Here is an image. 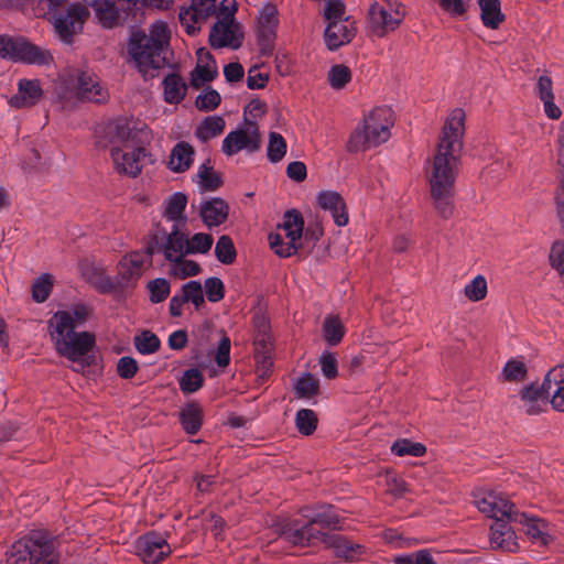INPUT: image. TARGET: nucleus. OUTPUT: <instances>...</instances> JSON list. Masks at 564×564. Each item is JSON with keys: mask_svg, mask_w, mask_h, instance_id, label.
I'll return each mask as SVG.
<instances>
[{"mask_svg": "<svg viewBox=\"0 0 564 564\" xmlns=\"http://www.w3.org/2000/svg\"><path fill=\"white\" fill-rule=\"evenodd\" d=\"M275 532L279 533L286 542L293 545H311L317 541H326V533L308 525L301 523L299 520L284 519L274 524Z\"/></svg>", "mask_w": 564, "mask_h": 564, "instance_id": "11", "label": "nucleus"}, {"mask_svg": "<svg viewBox=\"0 0 564 564\" xmlns=\"http://www.w3.org/2000/svg\"><path fill=\"white\" fill-rule=\"evenodd\" d=\"M322 373L327 379H334L338 375L337 359L333 352L325 351L319 358Z\"/></svg>", "mask_w": 564, "mask_h": 564, "instance_id": "63", "label": "nucleus"}, {"mask_svg": "<svg viewBox=\"0 0 564 564\" xmlns=\"http://www.w3.org/2000/svg\"><path fill=\"white\" fill-rule=\"evenodd\" d=\"M87 9L80 3H72L64 12L54 13V29L61 41L72 43L73 36L83 30Z\"/></svg>", "mask_w": 564, "mask_h": 564, "instance_id": "13", "label": "nucleus"}, {"mask_svg": "<svg viewBox=\"0 0 564 564\" xmlns=\"http://www.w3.org/2000/svg\"><path fill=\"white\" fill-rule=\"evenodd\" d=\"M148 247H152L154 253H161L169 262L180 260L186 256V235L178 224H173L170 231H159Z\"/></svg>", "mask_w": 564, "mask_h": 564, "instance_id": "12", "label": "nucleus"}, {"mask_svg": "<svg viewBox=\"0 0 564 564\" xmlns=\"http://www.w3.org/2000/svg\"><path fill=\"white\" fill-rule=\"evenodd\" d=\"M425 446L421 443H414L409 440L395 441L391 446V452L397 456H414L420 457L425 453Z\"/></svg>", "mask_w": 564, "mask_h": 564, "instance_id": "55", "label": "nucleus"}, {"mask_svg": "<svg viewBox=\"0 0 564 564\" xmlns=\"http://www.w3.org/2000/svg\"><path fill=\"white\" fill-rule=\"evenodd\" d=\"M215 256L223 264H230L236 259V249L229 236H220L215 246Z\"/></svg>", "mask_w": 564, "mask_h": 564, "instance_id": "50", "label": "nucleus"}, {"mask_svg": "<svg viewBox=\"0 0 564 564\" xmlns=\"http://www.w3.org/2000/svg\"><path fill=\"white\" fill-rule=\"evenodd\" d=\"M33 564H61L59 553L56 552L54 542L47 533H44Z\"/></svg>", "mask_w": 564, "mask_h": 564, "instance_id": "42", "label": "nucleus"}, {"mask_svg": "<svg viewBox=\"0 0 564 564\" xmlns=\"http://www.w3.org/2000/svg\"><path fill=\"white\" fill-rule=\"evenodd\" d=\"M138 362L134 358L124 356L117 362V372L123 379H131L138 371Z\"/></svg>", "mask_w": 564, "mask_h": 564, "instance_id": "64", "label": "nucleus"}, {"mask_svg": "<svg viewBox=\"0 0 564 564\" xmlns=\"http://www.w3.org/2000/svg\"><path fill=\"white\" fill-rule=\"evenodd\" d=\"M303 227V217L297 210L286 212L279 226L283 234L271 232L269 235V243L274 253L283 258L293 256L300 247Z\"/></svg>", "mask_w": 564, "mask_h": 564, "instance_id": "7", "label": "nucleus"}, {"mask_svg": "<svg viewBox=\"0 0 564 564\" xmlns=\"http://www.w3.org/2000/svg\"><path fill=\"white\" fill-rule=\"evenodd\" d=\"M345 326L340 318L335 315H328L323 323V337L329 346H336L345 335Z\"/></svg>", "mask_w": 564, "mask_h": 564, "instance_id": "39", "label": "nucleus"}, {"mask_svg": "<svg viewBox=\"0 0 564 564\" xmlns=\"http://www.w3.org/2000/svg\"><path fill=\"white\" fill-rule=\"evenodd\" d=\"M134 346L141 355H150L160 348V339L152 332L144 330L134 337Z\"/></svg>", "mask_w": 564, "mask_h": 564, "instance_id": "53", "label": "nucleus"}, {"mask_svg": "<svg viewBox=\"0 0 564 564\" xmlns=\"http://www.w3.org/2000/svg\"><path fill=\"white\" fill-rule=\"evenodd\" d=\"M295 423L300 433L311 435L316 429L317 417L314 411L302 409L296 413Z\"/></svg>", "mask_w": 564, "mask_h": 564, "instance_id": "57", "label": "nucleus"}, {"mask_svg": "<svg viewBox=\"0 0 564 564\" xmlns=\"http://www.w3.org/2000/svg\"><path fill=\"white\" fill-rule=\"evenodd\" d=\"M279 26V10L271 2L264 3L256 18V31L260 45L270 48L276 37Z\"/></svg>", "mask_w": 564, "mask_h": 564, "instance_id": "16", "label": "nucleus"}, {"mask_svg": "<svg viewBox=\"0 0 564 564\" xmlns=\"http://www.w3.org/2000/svg\"><path fill=\"white\" fill-rule=\"evenodd\" d=\"M76 96L83 101L104 104L109 99L108 89L90 70H80L76 77Z\"/></svg>", "mask_w": 564, "mask_h": 564, "instance_id": "17", "label": "nucleus"}, {"mask_svg": "<svg viewBox=\"0 0 564 564\" xmlns=\"http://www.w3.org/2000/svg\"><path fill=\"white\" fill-rule=\"evenodd\" d=\"M195 181L205 191H215L221 185L220 175L210 165L209 160L198 166Z\"/></svg>", "mask_w": 564, "mask_h": 564, "instance_id": "38", "label": "nucleus"}, {"mask_svg": "<svg viewBox=\"0 0 564 564\" xmlns=\"http://www.w3.org/2000/svg\"><path fill=\"white\" fill-rule=\"evenodd\" d=\"M44 533L43 531H32L14 542L8 552V563L33 564Z\"/></svg>", "mask_w": 564, "mask_h": 564, "instance_id": "18", "label": "nucleus"}, {"mask_svg": "<svg viewBox=\"0 0 564 564\" xmlns=\"http://www.w3.org/2000/svg\"><path fill=\"white\" fill-rule=\"evenodd\" d=\"M170 37L169 25L162 20L153 22L148 32L138 30L131 33L127 44L128 55L142 75L145 76L164 65Z\"/></svg>", "mask_w": 564, "mask_h": 564, "instance_id": "4", "label": "nucleus"}, {"mask_svg": "<svg viewBox=\"0 0 564 564\" xmlns=\"http://www.w3.org/2000/svg\"><path fill=\"white\" fill-rule=\"evenodd\" d=\"M268 338H262L259 340L260 348H256L254 359H256V370L259 377L264 378L269 375L273 361L269 346L267 345Z\"/></svg>", "mask_w": 564, "mask_h": 564, "instance_id": "44", "label": "nucleus"}, {"mask_svg": "<svg viewBox=\"0 0 564 564\" xmlns=\"http://www.w3.org/2000/svg\"><path fill=\"white\" fill-rule=\"evenodd\" d=\"M170 267V275L177 279H186L189 276H195L200 272L199 264L194 261L186 259V256H183L180 260L171 261Z\"/></svg>", "mask_w": 564, "mask_h": 564, "instance_id": "41", "label": "nucleus"}, {"mask_svg": "<svg viewBox=\"0 0 564 564\" xmlns=\"http://www.w3.org/2000/svg\"><path fill=\"white\" fill-rule=\"evenodd\" d=\"M182 427L187 434H196L203 422V411L197 404H187L180 413Z\"/></svg>", "mask_w": 564, "mask_h": 564, "instance_id": "37", "label": "nucleus"}, {"mask_svg": "<svg viewBox=\"0 0 564 564\" xmlns=\"http://www.w3.org/2000/svg\"><path fill=\"white\" fill-rule=\"evenodd\" d=\"M217 75V65L213 56L203 50L198 51V63L191 73V85L199 88L214 79Z\"/></svg>", "mask_w": 564, "mask_h": 564, "instance_id": "27", "label": "nucleus"}, {"mask_svg": "<svg viewBox=\"0 0 564 564\" xmlns=\"http://www.w3.org/2000/svg\"><path fill=\"white\" fill-rule=\"evenodd\" d=\"M219 104L220 95L214 89L202 91L195 100L196 108L202 111L214 110Z\"/></svg>", "mask_w": 564, "mask_h": 564, "instance_id": "59", "label": "nucleus"}, {"mask_svg": "<svg viewBox=\"0 0 564 564\" xmlns=\"http://www.w3.org/2000/svg\"><path fill=\"white\" fill-rule=\"evenodd\" d=\"M209 43L215 48H238L241 45L238 23L230 19H218L210 30Z\"/></svg>", "mask_w": 564, "mask_h": 564, "instance_id": "20", "label": "nucleus"}, {"mask_svg": "<svg viewBox=\"0 0 564 564\" xmlns=\"http://www.w3.org/2000/svg\"><path fill=\"white\" fill-rule=\"evenodd\" d=\"M295 393L300 398H312L318 392V381L311 373H304L301 376L294 386Z\"/></svg>", "mask_w": 564, "mask_h": 564, "instance_id": "54", "label": "nucleus"}, {"mask_svg": "<svg viewBox=\"0 0 564 564\" xmlns=\"http://www.w3.org/2000/svg\"><path fill=\"white\" fill-rule=\"evenodd\" d=\"M229 214L228 204L219 197H214L202 202L199 206V216L203 224L208 227H217L224 224Z\"/></svg>", "mask_w": 564, "mask_h": 564, "instance_id": "25", "label": "nucleus"}, {"mask_svg": "<svg viewBox=\"0 0 564 564\" xmlns=\"http://www.w3.org/2000/svg\"><path fill=\"white\" fill-rule=\"evenodd\" d=\"M181 295L185 303L191 302L196 310L205 302L203 286L199 281L192 280L183 284Z\"/></svg>", "mask_w": 564, "mask_h": 564, "instance_id": "51", "label": "nucleus"}, {"mask_svg": "<svg viewBox=\"0 0 564 564\" xmlns=\"http://www.w3.org/2000/svg\"><path fill=\"white\" fill-rule=\"evenodd\" d=\"M317 203L324 210L330 213L334 223L339 226L348 224V213L343 197L334 191L321 192L317 196Z\"/></svg>", "mask_w": 564, "mask_h": 564, "instance_id": "26", "label": "nucleus"}, {"mask_svg": "<svg viewBox=\"0 0 564 564\" xmlns=\"http://www.w3.org/2000/svg\"><path fill=\"white\" fill-rule=\"evenodd\" d=\"M551 267L561 275H564V242L555 241L549 256Z\"/></svg>", "mask_w": 564, "mask_h": 564, "instance_id": "62", "label": "nucleus"}, {"mask_svg": "<svg viewBox=\"0 0 564 564\" xmlns=\"http://www.w3.org/2000/svg\"><path fill=\"white\" fill-rule=\"evenodd\" d=\"M528 368L522 359H510L503 366L500 377L505 381L520 382L527 377Z\"/></svg>", "mask_w": 564, "mask_h": 564, "instance_id": "47", "label": "nucleus"}, {"mask_svg": "<svg viewBox=\"0 0 564 564\" xmlns=\"http://www.w3.org/2000/svg\"><path fill=\"white\" fill-rule=\"evenodd\" d=\"M194 158L195 150L188 142H177L171 150L167 167L174 173H183L192 166Z\"/></svg>", "mask_w": 564, "mask_h": 564, "instance_id": "28", "label": "nucleus"}, {"mask_svg": "<svg viewBox=\"0 0 564 564\" xmlns=\"http://www.w3.org/2000/svg\"><path fill=\"white\" fill-rule=\"evenodd\" d=\"M394 124L393 112L388 107H377L368 112L351 131L347 150L351 153L365 152L387 142Z\"/></svg>", "mask_w": 564, "mask_h": 564, "instance_id": "5", "label": "nucleus"}, {"mask_svg": "<svg viewBox=\"0 0 564 564\" xmlns=\"http://www.w3.org/2000/svg\"><path fill=\"white\" fill-rule=\"evenodd\" d=\"M186 204L187 197L185 194L181 192L172 194L165 202L164 217L170 221H174V224L181 223L184 225L186 223L184 215Z\"/></svg>", "mask_w": 564, "mask_h": 564, "instance_id": "34", "label": "nucleus"}, {"mask_svg": "<svg viewBox=\"0 0 564 564\" xmlns=\"http://www.w3.org/2000/svg\"><path fill=\"white\" fill-rule=\"evenodd\" d=\"M327 80L332 88L341 89L351 80V72L346 65H333L328 70Z\"/></svg>", "mask_w": 564, "mask_h": 564, "instance_id": "52", "label": "nucleus"}, {"mask_svg": "<svg viewBox=\"0 0 564 564\" xmlns=\"http://www.w3.org/2000/svg\"><path fill=\"white\" fill-rule=\"evenodd\" d=\"M150 293V301L152 303H160L164 301L170 294V283L163 278L152 280L148 283Z\"/></svg>", "mask_w": 564, "mask_h": 564, "instance_id": "58", "label": "nucleus"}, {"mask_svg": "<svg viewBox=\"0 0 564 564\" xmlns=\"http://www.w3.org/2000/svg\"><path fill=\"white\" fill-rule=\"evenodd\" d=\"M134 549L144 564H160L172 552L166 539L154 531L139 536Z\"/></svg>", "mask_w": 564, "mask_h": 564, "instance_id": "15", "label": "nucleus"}, {"mask_svg": "<svg viewBox=\"0 0 564 564\" xmlns=\"http://www.w3.org/2000/svg\"><path fill=\"white\" fill-rule=\"evenodd\" d=\"M524 518L525 533L530 540L539 545H547L552 541L547 523L542 519Z\"/></svg>", "mask_w": 564, "mask_h": 564, "instance_id": "35", "label": "nucleus"}, {"mask_svg": "<svg viewBox=\"0 0 564 564\" xmlns=\"http://www.w3.org/2000/svg\"><path fill=\"white\" fill-rule=\"evenodd\" d=\"M324 542L333 546L336 555L344 557L346 561H358L365 553L362 545L352 543L338 534H326V541Z\"/></svg>", "mask_w": 564, "mask_h": 564, "instance_id": "29", "label": "nucleus"}, {"mask_svg": "<svg viewBox=\"0 0 564 564\" xmlns=\"http://www.w3.org/2000/svg\"><path fill=\"white\" fill-rule=\"evenodd\" d=\"M106 144L115 170L130 177H137L149 155L138 133L122 119L113 120L105 127Z\"/></svg>", "mask_w": 564, "mask_h": 564, "instance_id": "3", "label": "nucleus"}, {"mask_svg": "<svg viewBox=\"0 0 564 564\" xmlns=\"http://www.w3.org/2000/svg\"><path fill=\"white\" fill-rule=\"evenodd\" d=\"M204 290L209 302L216 303L224 299V283L219 278L210 276L206 279Z\"/></svg>", "mask_w": 564, "mask_h": 564, "instance_id": "60", "label": "nucleus"}, {"mask_svg": "<svg viewBox=\"0 0 564 564\" xmlns=\"http://www.w3.org/2000/svg\"><path fill=\"white\" fill-rule=\"evenodd\" d=\"M17 86V93L9 99V105L13 108H30L36 105L43 96V89L39 79L21 78Z\"/></svg>", "mask_w": 564, "mask_h": 564, "instance_id": "23", "label": "nucleus"}, {"mask_svg": "<svg viewBox=\"0 0 564 564\" xmlns=\"http://www.w3.org/2000/svg\"><path fill=\"white\" fill-rule=\"evenodd\" d=\"M480 9V19L482 24L489 29H497L505 19L501 12L499 0H478Z\"/></svg>", "mask_w": 564, "mask_h": 564, "instance_id": "32", "label": "nucleus"}, {"mask_svg": "<svg viewBox=\"0 0 564 564\" xmlns=\"http://www.w3.org/2000/svg\"><path fill=\"white\" fill-rule=\"evenodd\" d=\"M514 538L512 528L505 519L496 520L491 525L490 541L497 547L512 551L516 545Z\"/></svg>", "mask_w": 564, "mask_h": 564, "instance_id": "33", "label": "nucleus"}, {"mask_svg": "<svg viewBox=\"0 0 564 564\" xmlns=\"http://www.w3.org/2000/svg\"><path fill=\"white\" fill-rule=\"evenodd\" d=\"M521 408L529 415H536L547 410L551 397L546 392L545 378L541 386L530 384L520 392Z\"/></svg>", "mask_w": 564, "mask_h": 564, "instance_id": "22", "label": "nucleus"}, {"mask_svg": "<svg viewBox=\"0 0 564 564\" xmlns=\"http://www.w3.org/2000/svg\"><path fill=\"white\" fill-rule=\"evenodd\" d=\"M93 307L84 302L56 311L48 319V333L56 351L73 362H79L95 345V336L76 332L93 315Z\"/></svg>", "mask_w": 564, "mask_h": 564, "instance_id": "2", "label": "nucleus"}, {"mask_svg": "<svg viewBox=\"0 0 564 564\" xmlns=\"http://www.w3.org/2000/svg\"><path fill=\"white\" fill-rule=\"evenodd\" d=\"M288 144L282 134L278 132L269 133V141L267 147V158L271 163H278L285 156Z\"/></svg>", "mask_w": 564, "mask_h": 564, "instance_id": "45", "label": "nucleus"}, {"mask_svg": "<svg viewBox=\"0 0 564 564\" xmlns=\"http://www.w3.org/2000/svg\"><path fill=\"white\" fill-rule=\"evenodd\" d=\"M475 505L480 512L495 520L511 519L514 509L512 502L496 491L485 492L475 500Z\"/></svg>", "mask_w": 564, "mask_h": 564, "instance_id": "19", "label": "nucleus"}, {"mask_svg": "<svg viewBox=\"0 0 564 564\" xmlns=\"http://www.w3.org/2000/svg\"><path fill=\"white\" fill-rule=\"evenodd\" d=\"M465 119L466 115L462 108H455L449 112L429 172L434 208L444 219L449 218L454 210V183L463 149Z\"/></svg>", "mask_w": 564, "mask_h": 564, "instance_id": "1", "label": "nucleus"}, {"mask_svg": "<svg viewBox=\"0 0 564 564\" xmlns=\"http://www.w3.org/2000/svg\"><path fill=\"white\" fill-rule=\"evenodd\" d=\"M216 13V0H192L180 10L178 20L188 35H195L202 25Z\"/></svg>", "mask_w": 564, "mask_h": 564, "instance_id": "14", "label": "nucleus"}, {"mask_svg": "<svg viewBox=\"0 0 564 564\" xmlns=\"http://www.w3.org/2000/svg\"><path fill=\"white\" fill-rule=\"evenodd\" d=\"M90 282L100 293H110L117 288H120L118 284V275L113 280L111 276L105 274L104 272H96L94 276L90 278Z\"/></svg>", "mask_w": 564, "mask_h": 564, "instance_id": "61", "label": "nucleus"}, {"mask_svg": "<svg viewBox=\"0 0 564 564\" xmlns=\"http://www.w3.org/2000/svg\"><path fill=\"white\" fill-rule=\"evenodd\" d=\"M226 122L221 116H208L195 129V137L200 142H207L224 132Z\"/></svg>", "mask_w": 564, "mask_h": 564, "instance_id": "31", "label": "nucleus"}, {"mask_svg": "<svg viewBox=\"0 0 564 564\" xmlns=\"http://www.w3.org/2000/svg\"><path fill=\"white\" fill-rule=\"evenodd\" d=\"M546 392L554 411L564 413V362L554 366L545 375Z\"/></svg>", "mask_w": 564, "mask_h": 564, "instance_id": "24", "label": "nucleus"}, {"mask_svg": "<svg viewBox=\"0 0 564 564\" xmlns=\"http://www.w3.org/2000/svg\"><path fill=\"white\" fill-rule=\"evenodd\" d=\"M323 15L327 21L324 39L330 51L337 50L354 39L356 34L355 21L346 15L343 0H325Z\"/></svg>", "mask_w": 564, "mask_h": 564, "instance_id": "6", "label": "nucleus"}, {"mask_svg": "<svg viewBox=\"0 0 564 564\" xmlns=\"http://www.w3.org/2000/svg\"><path fill=\"white\" fill-rule=\"evenodd\" d=\"M332 507H321L316 512H311L308 508L302 509L303 517L307 520L308 525H321L322 528H335L337 521L330 512Z\"/></svg>", "mask_w": 564, "mask_h": 564, "instance_id": "40", "label": "nucleus"}, {"mask_svg": "<svg viewBox=\"0 0 564 564\" xmlns=\"http://www.w3.org/2000/svg\"><path fill=\"white\" fill-rule=\"evenodd\" d=\"M261 145L259 127L256 120L245 119V122L230 131L223 140L221 151L227 156L236 155L241 151L257 152Z\"/></svg>", "mask_w": 564, "mask_h": 564, "instance_id": "9", "label": "nucleus"}, {"mask_svg": "<svg viewBox=\"0 0 564 564\" xmlns=\"http://www.w3.org/2000/svg\"><path fill=\"white\" fill-rule=\"evenodd\" d=\"M442 11L456 20H465L471 7V0H438Z\"/></svg>", "mask_w": 564, "mask_h": 564, "instance_id": "46", "label": "nucleus"}, {"mask_svg": "<svg viewBox=\"0 0 564 564\" xmlns=\"http://www.w3.org/2000/svg\"><path fill=\"white\" fill-rule=\"evenodd\" d=\"M213 243L214 239L209 234L197 232L189 238L186 236V256L206 254L212 249Z\"/></svg>", "mask_w": 564, "mask_h": 564, "instance_id": "43", "label": "nucleus"}, {"mask_svg": "<svg viewBox=\"0 0 564 564\" xmlns=\"http://www.w3.org/2000/svg\"><path fill=\"white\" fill-rule=\"evenodd\" d=\"M488 293L487 280L484 275L478 274L469 281L464 288V295L471 302H479L486 297Z\"/></svg>", "mask_w": 564, "mask_h": 564, "instance_id": "49", "label": "nucleus"}, {"mask_svg": "<svg viewBox=\"0 0 564 564\" xmlns=\"http://www.w3.org/2000/svg\"><path fill=\"white\" fill-rule=\"evenodd\" d=\"M405 10L397 1L381 0L370 6L368 11L369 25L373 34L384 36L394 31L403 21Z\"/></svg>", "mask_w": 564, "mask_h": 564, "instance_id": "8", "label": "nucleus"}, {"mask_svg": "<svg viewBox=\"0 0 564 564\" xmlns=\"http://www.w3.org/2000/svg\"><path fill=\"white\" fill-rule=\"evenodd\" d=\"M89 4L104 28H112L117 23L119 14L115 2L109 0H91Z\"/></svg>", "mask_w": 564, "mask_h": 564, "instance_id": "36", "label": "nucleus"}, {"mask_svg": "<svg viewBox=\"0 0 564 564\" xmlns=\"http://www.w3.org/2000/svg\"><path fill=\"white\" fill-rule=\"evenodd\" d=\"M53 275L50 273H42L32 284V299L36 303L45 302L53 290Z\"/></svg>", "mask_w": 564, "mask_h": 564, "instance_id": "48", "label": "nucleus"}, {"mask_svg": "<svg viewBox=\"0 0 564 564\" xmlns=\"http://www.w3.org/2000/svg\"><path fill=\"white\" fill-rule=\"evenodd\" d=\"M163 99L170 105H177L186 96L187 85L184 79L175 73L166 75L162 82Z\"/></svg>", "mask_w": 564, "mask_h": 564, "instance_id": "30", "label": "nucleus"}, {"mask_svg": "<svg viewBox=\"0 0 564 564\" xmlns=\"http://www.w3.org/2000/svg\"><path fill=\"white\" fill-rule=\"evenodd\" d=\"M154 250L147 247L143 250L132 251L118 263V284L120 288H132L137 281L143 275L145 270L152 264V256Z\"/></svg>", "mask_w": 564, "mask_h": 564, "instance_id": "10", "label": "nucleus"}, {"mask_svg": "<svg viewBox=\"0 0 564 564\" xmlns=\"http://www.w3.org/2000/svg\"><path fill=\"white\" fill-rule=\"evenodd\" d=\"M11 59L39 66H45L53 63V56L50 51L36 46L24 39L14 40Z\"/></svg>", "mask_w": 564, "mask_h": 564, "instance_id": "21", "label": "nucleus"}, {"mask_svg": "<svg viewBox=\"0 0 564 564\" xmlns=\"http://www.w3.org/2000/svg\"><path fill=\"white\" fill-rule=\"evenodd\" d=\"M203 381L204 377L198 369H188L183 373L180 380V389L184 393H193L203 386Z\"/></svg>", "mask_w": 564, "mask_h": 564, "instance_id": "56", "label": "nucleus"}]
</instances>
